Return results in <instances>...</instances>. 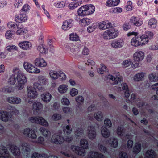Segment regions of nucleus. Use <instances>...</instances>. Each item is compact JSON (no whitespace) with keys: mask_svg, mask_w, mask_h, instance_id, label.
<instances>
[{"mask_svg":"<svg viewBox=\"0 0 158 158\" xmlns=\"http://www.w3.org/2000/svg\"><path fill=\"white\" fill-rule=\"evenodd\" d=\"M80 144L81 147L72 145L70 149L77 155L81 156H84L86 154V152L85 149L88 148V141L85 139H82L80 141Z\"/></svg>","mask_w":158,"mask_h":158,"instance_id":"obj_1","label":"nucleus"},{"mask_svg":"<svg viewBox=\"0 0 158 158\" xmlns=\"http://www.w3.org/2000/svg\"><path fill=\"white\" fill-rule=\"evenodd\" d=\"M14 73L16 75V79L18 81L16 89L21 90L24 87L25 84L27 82L26 77L24 74L18 68H16L13 70Z\"/></svg>","mask_w":158,"mask_h":158,"instance_id":"obj_2","label":"nucleus"},{"mask_svg":"<svg viewBox=\"0 0 158 158\" xmlns=\"http://www.w3.org/2000/svg\"><path fill=\"white\" fill-rule=\"evenodd\" d=\"M95 10V7L91 4L83 5L79 8L77 12L78 16H85L92 14Z\"/></svg>","mask_w":158,"mask_h":158,"instance_id":"obj_3","label":"nucleus"},{"mask_svg":"<svg viewBox=\"0 0 158 158\" xmlns=\"http://www.w3.org/2000/svg\"><path fill=\"white\" fill-rule=\"evenodd\" d=\"M133 57L134 60L132 63L131 66L133 68H135L139 66V62L143 59L144 54L142 51H138L134 53Z\"/></svg>","mask_w":158,"mask_h":158,"instance_id":"obj_4","label":"nucleus"},{"mask_svg":"<svg viewBox=\"0 0 158 158\" xmlns=\"http://www.w3.org/2000/svg\"><path fill=\"white\" fill-rule=\"evenodd\" d=\"M29 120L32 123L46 127L49 125L48 122L43 117L40 116L32 117L29 118Z\"/></svg>","mask_w":158,"mask_h":158,"instance_id":"obj_5","label":"nucleus"},{"mask_svg":"<svg viewBox=\"0 0 158 158\" xmlns=\"http://www.w3.org/2000/svg\"><path fill=\"white\" fill-rule=\"evenodd\" d=\"M23 65L25 70L30 73H37L40 72L39 69L28 62H24Z\"/></svg>","mask_w":158,"mask_h":158,"instance_id":"obj_6","label":"nucleus"},{"mask_svg":"<svg viewBox=\"0 0 158 158\" xmlns=\"http://www.w3.org/2000/svg\"><path fill=\"white\" fill-rule=\"evenodd\" d=\"M52 143L56 144H61L64 141V137L60 135L54 134L51 139Z\"/></svg>","mask_w":158,"mask_h":158,"instance_id":"obj_7","label":"nucleus"},{"mask_svg":"<svg viewBox=\"0 0 158 158\" xmlns=\"http://www.w3.org/2000/svg\"><path fill=\"white\" fill-rule=\"evenodd\" d=\"M95 127V124H91L88 127V136L90 139H94L96 136V131Z\"/></svg>","mask_w":158,"mask_h":158,"instance_id":"obj_8","label":"nucleus"},{"mask_svg":"<svg viewBox=\"0 0 158 158\" xmlns=\"http://www.w3.org/2000/svg\"><path fill=\"white\" fill-rule=\"evenodd\" d=\"M37 90V88H35L33 86V87H30L27 89V96L30 98H35L37 97L38 93Z\"/></svg>","mask_w":158,"mask_h":158,"instance_id":"obj_9","label":"nucleus"},{"mask_svg":"<svg viewBox=\"0 0 158 158\" xmlns=\"http://www.w3.org/2000/svg\"><path fill=\"white\" fill-rule=\"evenodd\" d=\"M46 81L45 78H39L37 82H35L34 83L33 86L35 88H37L38 90L42 91L44 89L43 85L46 84Z\"/></svg>","mask_w":158,"mask_h":158,"instance_id":"obj_10","label":"nucleus"},{"mask_svg":"<svg viewBox=\"0 0 158 158\" xmlns=\"http://www.w3.org/2000/svg\"><path fill=\"white\" fill-rule=\"evenodd\" d=\"M130 22L132 25L136 27L140 26L143 23L142 19L135 16L131 17L130 19Z\"/></svg>","mask_w":158,"mask_h":158,"instance_id":"obj_11","label":"nucleus"},{"mask_svg":"<svg viewBox=\"0 0 158 158\" xmlns=\"http://www.w3.org/2000/svg\"><path fill=\"white\" fill-rule=\"evenodd\" d=\"M124 42L123 39H117L113 40L111 42V47L114 48L118 49L122 48L124 45Z\"/></svg>","mask_w":158,"mask_h":158,"instance_id":"obj_12","label":"nucleus"},{"mask_svg":"<svg viewBox=\"0 0 158 158\" xmlns=\"http://www.w3.org/2000/svg\"><path fill=\"white\" fill-rule=\"evenodd\" d=\"M12 115L10 113L6 111H0V119L3 121L6 122L10 120Z\"/></svg>","mask_w":158,"mask_h":158,"instance_id":"obj_13","label":"nucleus"},{"mask_svg":"<svg viewBox=\"0 0 158 158\" xmlns=\"http://www.w3.org/2000/svg\"><path fill=\"white\" fill-rule=\"evenodd\" d=\"M27 14L20 11V13L15 17V21L19 23L25 22L27 19Z\"/></svg>","mask_w":158,"mask_h":158,"instance_id":"obj_14","label":"nucleus"},{"mask_svg":"<svg viewBox=\"0 0 158 158\" xmlns=\"http://www.w3.org/2000/svg\"><path fill=\"white\" fill-rule=\"evenodd\" d=\"M19 47L21 49L24 50H28L32 48L31 42L28 41H23L19 42L18 44Z\"/></svg>","mask_w":158,"mask_h":158,"instance_id":"obj_15","label":"nucleus"},{"mask_svg":"<svg viewBox=\"0 0 158 158\" xmlns=\"http://www.w3.org/2000/svg\"><path fill=\"white\" fill-rule=\"evenodd\" d=\"M74 23V21L70 19L66 20L63 22L62 27L63 30H67L71 28Z\"/></svg>","mask_w":158,"mask_h":158,"instance_id":"obj_16","label":"nucleus"},{"mask_svg":"<svg viewBox=\"0 0 158 158\" xmlns=\"http://www.w3.org/2000/svg\"><path fill=\"white\" fill-rule=\"evenodd\" d=\"M33 110L34 112L40 113L43 108L42 104L40 102H36L33 104Z\"/></svg>","mask_w":158,"mask_h":158,"instance_id":"obj_17","label":"nucleus"},{"mask_svg":"<svg viewBox=\"0 0 158 158\" xmlns=\"http://www.w3.org/2000/svg\"><path fill=\"white\" fill-rule=\"evenodd\" d=\"M75 100L77 103L76 106V112H77L78 109L79 110V111H80L81 109V105L84 102V98L82 96L79 95L76 97Z\"/></svg>","mask_w":158,"mask_h":158,"instance_id":"obj_18","label":"nucleus"},{"mask_svg":"<svg viewBox=\"0 0 158 158\" xmlns=\"http://www.w3.org/2000/svg\"><path fill=\"white\" fill-rule=\"evenodd\" d=\"M78 16L77 17L76 20L77 21H79L80 24L82 26H86L89 25L91 22V19L88 18H85L79 20V18H78Z\"/></svg>","mask_w":158,"mask_h":158,"instance_id":"obj_19","label":"nucleus"},{"mask_svg":"<svg viewBox=\"0 0 158 158\" xmlns=\"http://www.w3.org/2000/svg\"><path fill=\"white\" fill-rule=\"evenodd\" d=\"M10 149L13 154L16 156H18L20 154V152L19 148L14 144H11L10 146Z\"/></svg>","mask_w":158,"mask_h":158,"instance_id":"obj_20","label":"nucleus"},{"mask_svg":"<svg viewBox=\"0 0 158 158\" xmlns=\"http://www.w3.org/2000/svg\"><path fill=\"white\" fill-rule=\"evenodd\" d=\"M107 142L111 147L114 148H116L118 145L117 139L113 137L109 138Z\"/></svg>","mask_w":158,"mask_h":158,"instance_id":"obj_21","label":"nucleus"},{"mask_svg":"<svg viewBox=\"0 0 158 158\" xmlns=\"http://www.w3.org/2000/svg\"><path fill=\"white\" fill-rule=\"evenodd\" d=\"M35 64L39 67H44L47 65V63L42 58H36L35 60Z\"/></svg>","mask_w":158,"mask_h":158,"instance_id":"obj_22","label":"nucleus"},{"mask_svg":"<svg viewBox=\"0 0 158 158\" xmlns=\"http://www.w3.org/2000/svg\"><path fill=\"white\" fill-rule=\"evenodd\" d=\"M141 149V143L139 142H136L133 148L132 152L134 154L136 155L140 152Z\"/></svg>","mask_w":158,"mask_h":158,"instance_id":"obj_23","label":"nucleus"},{"mask_svg":"<svg viewBox=\"0 0 158 158\" xmlns=\"http://www.w3.org/2000/svg\"><path fill=\"white\" fill-rule=\"evenodd\" d=\"M131 45L135 47H137L141 45L139 35H135L131 40Z\"/></svg>","mask_w":158,"mask_h":158,"instance_id":"obj_24","label":"nucleus"},{"mask_svg":"<svg viewBox=\"0 0 158 158\" xmlns=\"http://www.w3.org/2000/svg\"><path fill=\"white\" fill-rule=\"evenodd\" d=\"M0 154L3 157L6 158L9 157V153L6 147L3 146L1 148H0Z\"/></svg>","mask_w":158,"mask_h":158,"instance_id":"obj_25","label":"nucleus"},{"mask_svg":"<svg viewBox=\"0 0 158 158\" xmlns=\"http://www.w3.org/2000/svg\"><path fill=\"white\" fill-rule=\"evenodd\" d=\"M7 101L10 103L15 104H18L21 102V100L20 98L15 96L8 98Z\"/></svg>","mask_w":158,"mask_h":158,"instance_id":"obj_26","label":"nucleus"},{"mask_svg":"<svg viewBox=\"0 0 158 158\" xmlns=\"http://www.w3.org/2000/svg\"><path fill=\"white\" fill-rule=\"evenodd\" d=\"M42 100L45 102H48L51 98L52 96L49 93H43L41 95Z\"/></svg>","mask_w":158,"mask_h":158,"instance_id":"obj_27","label":"nucleus"},{"mask_svg":"<svg viewBox=\"0 0 158 158\" xmlns=\"http://www.w3.org/2000/svg\"><path fill=\"white\" fill-rule=\"evenodd\" d=\"M39 131L42 135L45 137H48L51 136V132L50 131L43 127H40Z\"/></svg>","mask_w":158,"mask_h":158,"instance_id":"obj_28","label":"nucleus"},{"mask_svg":"<svg viewBox=\"0 0 158 158\" xmlns=\"http://www.w3.org/2000/svg\"><path fill=\"white\" fill-rule=\"evenodd\" d=\"M119 0H108L106 2V5L108 7L116 6L118 4Z\"/></svg>","mask_w":158,"mask_h":158,"instance_id":"obj_29","label":"nucleus"},{"mask_svg":"<svg viewBox=\"0 0 158 158\" xmlns=\"http://www.w3.org/2000/svg\"><path fill=\"white\" fill-rule=\"evenodd\" d=\"M109 30L111 39L115 38L118 35V31L116 29L113 28Z\"/></svg>","mask_w":158,"mask_h":158,"instance_id":"obj_30","label":"nucleus"},{"mask_svg":"<svg viewBox=\"0 0 158 158\" xmlns=\"http://www.w3.org/2000/svg\"><path fill=\"white\" fill-rule=\"evenodd\" d=\"M157 21L154 18H152L149 21L148 26L151 29H154L156 26Z\"/></svg>","mask_w":158,"mask_h":158,"instance_id":"obj_31","label":"nucleus"},{"mask_svg":"<svg viewBox=\"0 0 158 158\" xmlns=\"http://www.w3.org/2000/svg\"><path fill=\"white\" fill-rule=\"evenodd\" d=\"M101 134L104 138H107L109 136L110 132L108 128L105 127H102L101 129Z\"/></svg>","mask_w":158,"mask_h":158,"instance_id":"obj_32","label":"nucleus"},{"mask_svg":"<svg viewBox=\"0 0 158 158\" xmlns=\"http://www.w3.org/2000/svg\"><path fill=\"white\" fill-rule=\"evenodd\" d=\"M6 110L9 111L10 113L13 114H17L18 112V111L16 110V109L13 106H12L10 105H7L6 106Z\"/></svg>","mask_w":158,"mask_h":158,"instance_id":"obj_33","label":"nucleus"},{"mask_svg":"<svg viewBox=\"0 0 158 158\" xmlns=\"http://www.w3.org/2000/svg\"><path fill=\"white\" fill-rule=\"evenodd\" d=\"M148 79L151 82H157L158 81V74L155 73H151L149 75Z\"/></svg>","mask_w":158,"mask_h":158,"instance_id":"obj_34","label":"nucleus"},{"mask_svg":"<svg viewBox=\"0 0 158 158\" xmlns=\"http://www.w3.org/2000/svg\"><path fill=\"white\" fill-rule=\"evenodd\" d=\"M147 36L144 34L141 36H139L141 45H142L145 44L149 41V40Z\"/></svg>","mask_w":158,"mask_h":158,"instance_id":"obj_35","label":"nucleus"},{"mask_svg":"<svg viewBox=\"0 0 158 158\" xmlns=\"http://www.w3.org/2000/svg\"><path fill=\"white\" fill-rule=\"evenodd\" d=\"M66 2L62 1H59L55 2L54 6L55 7L58 8H64L65 6Z\"/></svg>","mask_w":158,"mask_h":158,"instance_id":"obj_36","label":"nucleus"},{"mask_svg":"<svg viewBox=\"0 0 158 158\" xmlns=\"http://www.w3.org/2000/svg\"><path fill=\"white\" fill-rule=\"evenodd\" d=\"M146 155L145 158H153L156 155L155 151L152 149L148 150L146 151ZM139 158H143L140 157Z\"/></svg>","mask_w":158,"mask_h":158,"instance_id":"obj_37","label":"nucleus"},{"mask_svg":"<svg viewBox=\"0 0 158 158\" xmlns=\"http://www.w3.org/2000/svg\"><path fill=\"white\" fill-rule=\"evenodd\" d=\"M82 4V1H79L77 2H72L70 3L68 6L69 8L71 10H73L80 5Z\"/></svg>","mask_w":158,"mask_h":158,"instance_id":"obj_38","label":"nucleus"},{"mask_svg":"<svg viewBox=\"0 0 158 158\" xmlns=\"http://www.w3.org/2000/svg\"><path fill=\"white\" fill-rule=\"evenodd\" d=\"M152 88L156 90V95L152 96V98L154 100H158V83L155 84L152 86Z\"/></svg>","mask_w":158,"mask_h":158,"instance_id":"obj_39","label":"nucleus"},{"mask_svg":"<svg viewBox=\"0 0 158 158\" xmlns=\"http://www.w3.org/2000/svg\"><path fill=\"white\" fill-rule=\"evenodd\" d=\"M37 49L40 53L43 54H46L48 52V49L46 48L45 46L43 44L40 45Z\"/></svg>","mask_w":158,"mask_h":158,"instance_id":"obj_40","label":"nucleus"},{"mask_svg":"<svg viewBox=\"0 0 158 158\" xmlns=\"http://www.w3.org/2000/svg\"><path fill=\"white\" fill-rule=\"evenodd\" d=\"M144 73L143 72H141L135 75L134 76V79L136 81H140L144 78Z\"/></svg>","mask_w":158,"mask_h":158,"instance_id":"obj_41","label":"nucleus"},{"mask_svg":"<svg viewBox=\"0 0 158 158\" xmlns=\"http://www.w3.org/2000/svg\"><path fill=\"white\" fill-rule=\"evenodd\" d=\"M68 86L65 84H62L58 88L59 92L61 93H64L68 90Z\"/></svg>","mask_w":158,"mask_h":158,"instance_id":"obj_42","label":"nucleus"},{"mask_svg":"<svg viewBox=\"0 0 158 158\" xmlns=\"http://www.w3.org/2000/svg\"><path fill=\"white\" fill-rule=\"evenodd\" d=\"M69 38L70 40L73 41H77L79 40V38L78 35L74 33L71 34Z\"/></svg>","mask_w":158,"mask_h":158,"instance_id":"obj_43","label":"nucleus"},{"mask_svg":"<svg viewBox=\"0 0 158 158\" xmlns=\"http://www.w3.org/2000/svg\"><path fill=\"white\" fill-rule=\"evenodd\" d=\"M122 28L125 31H127L132 28V25L131 22H125L123 25Z\"/></svg>","mask_w":158,"mask_h":158,"instance_id":"obj_44","label":"nucleus"},{"mask_svg":"<svg viewBox=\"0 0 158 158\" xmlns=\"http://www.w3.org/2000/svg\"><path fill=\"white\" fill-rule=\"evenodd\" d=\"M7 26L9 28L13 30H16L18 28L17 24L12 22H8L7 24Z\"/></svg>","mask_w":158,"mask_h":158,"instance_id":"obj_45","label":"nucleus"},{"mask_svg":"<svg viewBox=\"0 0 158 158\" xmlns=\"http://www.w3.org/2000/svg\"><path fill=\"white\" fill-rule=\"evenodd\" d=\"M94 117L97 120L101 121L102 120L103 115L101 112L98 111L97 113H94Z\"/></svg>","mask_w":158,"mask_h":158,"instance_id":"obj_46","label":"nucleus"},{"mask_svg":"<svg viewBox=\"0 0 158 158\" xmlns=\"http://www.w3.org/2000/svg\"><path fill=\"white\" fill-rule=\"evenodd\" d=\"M99 150L102 152L107 153L108 150L107 148L101 144H99L98 145Z\"/></svg>","mask_w":158,"mask_h":158,"instance_id":"obj_47","label":"nucleus"},{"mask_svg":"<svg viewBox=\"0 0 158 158\" xmlns=\"http://www.w3.org/2000/svg\"><path fill=\"white\" fill-rule=\"evenodd\" d=\"M16 74L15 73L12 74L8 80L9 83L10 85H14L16 81Z\"/></svg>","mask_w":158,"mask_h":158,"instance_id":"obj_48","label":"nucleus"},{"mask_svg":"<svg viewBox=\"0 0 158 158\" xmlns=\"http://www.w3.org/2000/svg\"><path fill=\"white\" fill-rule=\"evenodd\" d=\"M97 25L95 23H93L89 26L87 28V31L89 33H91L94 31L96 29Z\"/></svg>","mask_w":158,"mask_h":158,"instance_id":"obj_49","label":"nucleus"},{"mask_svg":"<svg viewBox=\"0 0 158 158\" xmlns=\"http://www.w3.org/2000/svg\"><path fill=\"white\" fill-rule=\"evenodd\" d=\"M104 124L105 126L102 127H105L106 128H109L112 126V123L111 121L109 118H106L104 121Z\"/></svg>","mask_w":158,"mask_h":158,"instance_id":"obj_50","label":"nucleus"},{"mask_svg":"<svg viewBox=\"0 0 158 158\" xmlns=\"http://www.w3.org/2000/svg\"><path fill=\"white\" fill-rule=\"evenodd\" d=\"M24 0H15L14 6L15 8H18L23 4Z\"/></svg>","mask_w":158,"mask_h":158,"instance_id":"obj_51","label":"nucleus"},{"mask_svg":"<svg viewBox=\"0 0 158 158\" xmlns=\"http://www.w3.org/2000/svg\"><path fill=\"white\" fill-rule=\"evenodd\" d=\"M49 74L51 77L53 79H56L59 77V72L57 73L56 71L51 72Z\"/></svg>","mask_w":158,"mask_h":158,"instance_id":"obj_52","label":"nucleus"},{"mask_svg":"<svg viewBox=\"0 0 158 158\" xmlns=\"http://www.w3.org/2000/svg\"><path fill=\"white\" fill-rule=\"evenodd\" d=\"M30 8V6L27 4H26L24 5L21 9L20 10V11L27 14V12L29 11Z\"/></svg>","mask_w":158,"mask_h":158,"instance_id":"obj_53","label":"nucleus"},{"mask_svg":"<svg viewBox=\"0 0 158 158\" xmlns=\"http://www.w3.org/2000/svg\"><path fill=\"white\" fill-rule=\"evenodd\" d=\"M18 48L13 45H8L6 47V49L9 52H12L13 50H17Z\"/></svg>","mask_w":158,"mask_h":158,"instance_id":"obj_54","label":"nucleus"},{"mask_svg":"<svg viewBox=\"0 0 158 158\" xmlns=\"http://www.w3.org/2000/svg\"><path fill=\"white\" fill-rule=\"evenodd\" d=\"M61 118V115L57 113L54 114L52 117V119L54 121L59 120H60Z\"/></svg>","mask_w":158,"mask_h":158,"instance_id":"obj_55","label":"nucleus"},{"mask_svg":"<svg viewBox=\"0 0 158 158\" xmlns=\"http://www.w3.org/2000/svg\"><path fill=\"white\" fill-rule=\"evenodd\" d=\"M117 133L119 136H122L124 133V130L121 127H118L117 129Z\"/></svg>","mask_w":158,"mask_h":158,"instance_id":"obj_56","label":"nucleus"},{"mask_svg":"<svg viewBox=\"0 0 158 158\" xmlns=\"http://www.w3.org/2000/svg\"><path fill=\"white\" fill-rule=\"evenodd\" d=\"M97 152L91 151L87 155V158H96Z\"/></svg>","mask_w":158,"mask_h":158,"instance_id":"obj_57","label":"nucleus"},{"mask_svg":"<svg viewBox=\"0 0 158 158\" xmlns=\"http://www.w3.org/2000/svg\"><path fill=\"white\" fill-rule=\"evenodd\" d=\"M109 30H108L106 31L103 34V36L104 39L110 40L111 39L110 37Z\"/></svg>","mask_w":158,"mask_h":158,"instance_id":"obj_58","label":"nucleus"},{"mask_svg":"<svg viewBox=\"0 0 158 158\" xmlns=\"http://www.w3.org/2000/svg\"><path fill=\"white\" fill-rule=\"evenodd\" d=\"M71 128V126L70 125H69L66 126L65 129H64V131L66 134L69 135L71 133L72 131Z\"/></svg>","mask_w":158,"mask_h":158,"instance_id":"obj_59","label":"nucleus"},{"mask_svg":"<svg viewBox=\"0 0 158 158\" xmlns=\"http://www.w3.org/2000/svg\"><path fill=\"white\" fill-rule=\"evenodd\" d=\"M59 75L58 78L61 81L64 80L66 79V77L65 74L62 71L59 72Z\"/></svg>","mask_w":158,"mask_h":158,"instance_id":"obj_60","label":"nucleus"},{"mask_svg":"<svg viewBox=\"0 0 158 158\" xmlns=\"http://www.w3.org/2000/svg\"><path fill=\"white\" fill-rule=\"evenodd\" d=\"M3 91L5 93H10L14 91L13 88L10 86H6L2 89Z\"/></svg>","mask_w":158,"mask_h":158,"instance_id":"obj_61","label":"nucleus"},{"mask_svg":"<svg viewBox=\"0 0 158 158\" xmlns=\"http://www.w3.org/2000/svg\"><path fill=\"white\" fill-rule=\"evenodd\" d=\"M98 27L100 29L105 30L107 29V27L106 26V22L104 21L99 23Z\"/></svg>","mask_w":158,"mask_h":158,"instance_id":"obj_62","label":"nucleus"},{"mask_svg":"<svg viewBox=\"0 0 158 158\" xmlns=\"http://www.w3.org/2000/svg\"><path fill=\"white\" fill-rule=\"evenodd\" d=\"M127 10L129 11L132 10L133 7L132 6V2L131 1H128L127 2L126 6Z\"/></svg>","mask_w":158,"mask_h":158,"instance_id":"obj_63","label":"nucleus"},{"mask_svg":"<svg viewBox=\"0 0 158 158\" xmlns=\"http://www.w3.org/2000/svg\"><path fill=\"white\" fill-rule=\"evenodd\" d=\"M13 35L10 30H8L6 32L5 36L6 39L10 40L12 38Z\"/></svg>","mask_w":158,"mask_h":158,"instance_id":"obj_64","label":"nucleus"}]
</instances>
